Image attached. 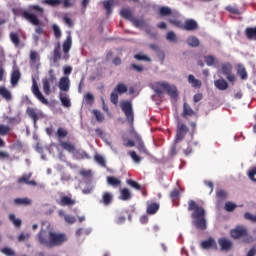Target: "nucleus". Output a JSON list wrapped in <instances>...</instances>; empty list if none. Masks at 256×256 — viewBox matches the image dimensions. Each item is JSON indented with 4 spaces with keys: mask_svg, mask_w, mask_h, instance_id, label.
<instances>
[{
    "mask_svg": "<svg viewBox=\"0 0 256 256\" xmlns=\"http://www.w3.org/2000/svg\"><path fill=\"white\" fill-rule=\"evenodd\" d=\"M188 211H192L191 217L193 219L192 224L200 231L207 229V219H205V209L199 206L195 201L190 200L188 202Z\"/></svg>",
    "mask_w": 256,
    "mask_h": 256,
    "instance_id": "nucleus-1",
    "label": "nucleus"
},
{
    "mask_svg": "<svg viewBox=\"0 0 256 256\" xmlns=\"http://www.w3.org/2000/svg\"><path fill=\"white\" fill-rule=\"evenodd\" d=\"M38 241L45 247H57L67 241V235L41 230L38 234Z\"/></svg>",
    "mask_w": 256,
    "mask_h": 256,
    "instance_id": "nucleus-2",
    "label": "nucleus"
},
{
    "mask_svg": "<svg viewBox=\"0 0 256 256\" xmlns=\"http://www.w3.org/2000/svg\"><path fill=\"white\" fill-rule=\"evenodd\" d=\"M152 89L155 91L156 95H163V91H166L170 97L177 99V87L175 85H171L165 81L155 82L152 84Z\"/></svg>",
    "mask_w": 256,
    "mask_h": 256,
    "instance_id": "nucleus-3",
    "label": "nucleus"
},
{
    "mask_svg": "<svg viewBox=\"0 0 256 256\" xmlns=\"http://www.w3.org/2000/svg\"><path fill=\"white\" fill-rule=\"evenodd\" d=\"M233 239H241V237H247L244 241L245 243H251L253 241V236L249 235L247 228L245 226H238L230 232Z\"/></svg>",
    "mask_w": 256,
    "mask_h": 256,
    "instance_id": "nucleus-4",
    "label": "nucleus"
},
{
    "mask_svg": "<svg viewBox=\"0 0 256 256\" xmlns=\"http://www.w3.org/2000/svg\"><path fill=\"white\" fill-rule=\"evenodd\" d=\"M120 107L126 116V119L128 123H133L134 121V116H133V104H131L130 101H122L120 103Z\"/></svg>",
    "mask_w": 256,
    "mask_h": 256,
    "instance_id": "nucleus-5",
    "label": "nucleus"
},
{
    "mask_svg": "<svg viewBox=\"0 0 256 256\" xmlns=\"http://www.w3.org/2000/svg\"><path fill=\"white\" fill-rule=\"evenodd\" d=\"M31 90L34 97H36V99H38L40 103H42L43 105H49V101L45 98V96H43V93H41V90H39V85L37 84V81L35 80V78L32 79Z\"/></svg>",
    "mask_w": 256,
    "mask_h": 256,
    "instance_id": "nucleus-6",
    "label": "nucleus"
},
{
    "mask_svg": "<svg viewBox=\"0 0 256 256\" xmlns=\"http://www.w3.org/2000/svg\"><path fill=\"white\" fill-rule=\"evenodd\" d=\"M73 45V38H71V34H68L66 40L64 41L62 45L63 53L62 59L67 61L69 59V51H71V47Z\"/></svg>",
    "mask_w": 256,
    "mask_h": 256,
    "instance_id": "nucleus-7",
    "label": "nucleus"
},
{
    "mask_svg": "<svg viewBox=\"0 0 256 256\" xmlns=\"http://www.w3.org/2000/svg\"><path fill=\"white\" fill-rule=\"evenodd\" d=\"M188 131L189 130L187 129V126L185 124H178L177 134L174 141L175 145H177V143H179L180 141H183V138L185 137V135H187Z\"/></svg>",
    "mask_w": 256,
    "mask_h": 256,
    "instance_id": "nucleus-8",
    "label": "nucleus"
},
{
    "mask_svg": "<svg viewBox=\"0 0 256 256\" xmlns=\"http://www.w3.org/2000/svg\"><path fill=\"white\" fill-rule=\"evenodd\" d=\"M27 113L31 119L34 121V125H37V121L39 119H43V112L41 110H37L35 108H28Z\"/></svg>",
    "mask_w": 256,
    "mask_h": 256,
    "instance_id": "nucleus-9",
    "label": "nucleus"
},
{
    "mask_svg": "<svg viewBox=\"0 0 256 256\" xmlns=\"http://www.w3.org/2000/svg\"><path fill=\"white\" fill-rule=\"evenodd\" d=\"M61 59V42H57L55 44V48L53 51V66L54 67H59V61Z\"/></svg>",
    "mask_w": 256,
    "mask_h": 256,
    "instance_id": "nucleus-10",
    "label": "nucleus"
},
{
    "mask_svg": "<svg viewBox=\"0 0 256 256\" xmlns=\"http://www.w3.org/2000/svg\"><path fill=\"white\" fill-rule=\"evenodd\" d=\"M58 87L60 89V93H67L69 89H71V80H69V77L65 76L60 78Z\"/></svg>",
    "mask_w": 256,
    "mask_h": 256,
    "instance_id": "nucleus-11",
    "label": "nucleus"
},
{
    "mask_svg": "<svg viewBox=\"0 0 256 256\" xmlns=\"http://www.w3.org/2000/svg\"><path fill=\"white\" fill-rule=\"evenodd\" d=\"M131 135L136 139L137 149L140 151V153H145L147 155L149 152H147V148H145V144H143V141H141L139 134L133 131L131 132Z\"/></svg>",
    "mask_w": 256,
    "mask_h": 256,
    "instance_id": "nucleus-12",
    "label": "nucleus"
},
{
    "mask_svg": "<svg viewBox=\"0 0 256 256\" xmlns=\"http://www.w3.org/2000/svg\"><path fill=\"white\" fill-rule=\"evenodd\" d=\"M23 17L24 19H26L27 21H29V23H32V25H39V19L37 18V15L33 14L31 11L26 10L23 12Z\"/></svg>",
    "mask_w": 256,
    "mask_h": 256,
    "instance_id": "nucleus-13",
    "label": "nucleus"
},
{
    "mask_svg": "<svg viewBox=\"0 0 256 256\" xmlns=\"http://www.w3.org/2000/svg\"><path fill=\"white\" fill-rule=\"evenodd\" d=\"M100 203L106 207L111 205L113 203V194L111 192H103Z\"/></svg>",
    "mask_w": 256,
    "mask_h": 256,
    "instance_id": "nucleus-14",
    "label": "nucleus"
},
{
    "mask_svg": "<svg viewBox=\"0 0 256 256\" xmlns=\"http://www.w3.org/2000/svg\"><path fill=\"white\" fill-rule=\"evenodd\" d=\"M218 243H219L222 251H229V249H231V247H233V242H231V240H229L227 238H220L218 240Z\"/></svg>",
    "mask_w": 256,
    "mask_h": 256,
    "instance_id": "nucleus-15",
    "label": "nucleus"
},
{
    "mask_svg": "<svg viewBox=\"0 0 256 256\" xmlns=\"http://www.w3.org/2000/svg\"><path fill=\"white\" fill-rule=\"evenodd\" d=\"M60 146L62 147V149H64L65 151H68V153H71L73 155V153H75V144L69 142V141H62L60 140Z\"/></svg>",
    "mask_w": 256,
    "mask_h": 256,
    "instance_id": "nucleus-16",
    "label": "nucleus"
},
{
    "mask_svg": "<svg viewBox=\"0 0 256 256\" xmlns=\"http://www.w3.org/2000/svg\"><path fill=\"white\" fill-rule=\"evenodd\" d=\"M214 85L216 89H219V91H226V89H229V83H227L225 79H218L214 81Z\"/></svg>",
    "mask_w": 256,
    "mask_h": 256,
    "instance_id": "nucleus-17",
    "label": "nucleus"
},
{
    "mask_svg": "<svg viewBox=\"0 0 256 256\" xmlns=\"http://www.w3.org/2000/svg\"><path fill=\"white\" fill-rule=\"evenodd\" d=\"M59 99L63 107H67V108L71 107V99H69V95H67V93L60 92Z\"/></svg>",
    "mask_w": 256,
    "mask_h": 256,
    "instance_id": "nucleus-18",
    "label": "nucleus"
},
{
    "mask_svg": "<svg viewBox=\"0 0 256 256\" xmlns=\"http://www.w3.org/2000/svg\"><path fill=\"white\" fill-rule=\"evenodd\" d=\"M42 89L45 95H51V80L45 78L42 80Z\"/></svg>",
    "mask_w": 256,
    "mask_h": 256,
    "instance_id": "nucleus-19",
    "label": "nucleus"
},
{
    "mask_svg": "<svg viewBox=\"0 0 256 256\" xmlns=\"http://www.w3.org/2000/svg\"><path fill=\"white\" fill-rule=\"evenodd\" d=\"M201 247L202 249H213L216 247L215 240L213 238H209L201 243Z\"/></svg>",
    "mask_w": 256,
    "mask_h": 256,
    "instance_id": "nucleus-20",
    "label": "nucleus"
},
{
    "mask_svg": "<svg viewBox=\"0 0 256 256\" xmlns=\"http://www.w3.org/2000/svg\"><path fill=\"white\" fill-rule=\"evenodd\" d=\"M188 83L194 87V89H199L201 87V82L199 79H196L195 76L189 75L188 76Z\"/></svg>",
    "mask_w": 256,
    "mask_h": 256,
    "instance_id": "nucleus-21",
    "label": "nucleus"
},
{
    "mask_svg": "<svg viewBox=\"0 0 256 256\" xmlns=\"http://www.w3.org/2000/svg\"><path fill=\"white\" fill-rule=\"evenodd\" d=\"M184 29H186V31H195V29H197V22L195 20H186Z\"/></svg>",
    "mask_w": 256,
    "mask_h": 256,
    "instance_id": "nucleus-22",
    "label": "nucleus"
},
{
    "mask_svg": "<svg viewBox=\"0 0 256 256\" xmlns=\"http://www.w3.org/2000/svg\"><path fill=\"white\" fill-rule=\"evenodd\" d=\"M75 159H89V154L83 150H74L72 154Z\"/></svg>",
    "mask_w": 256,
    "mask_h": 256,
    "instance_id": "nucleus-23",
    "label": "nucleus"
},
{
    "mask_svg": "<svg viewBox=\"0 0 256 256\" xmlns=\"http://www.w3.org/2000/svg\"><path fill=\"white\" fill-rule=\"evenodd\" d=\"M19 79H21V73L19 72V70H13L11 74V83L13 87H15L17 83H19Z\"/></svg>",
    "mask_w": 256,
    "mask_h": 256,
    "instance_id": "nucleus-24",
    "label": "nucleus"
},
{
    "mask_svg": "<svg viewBox=\"0 0 256 256\" xmlns=\"http://www.w3.org/2000/svg\"><path fill=\"white\" fill-rule=\"evenodd\" d=\"M31 179V174H25L21 178H19L18 183H26L27 185H37L35 181H29Z\"/></svg>",
    "mask_w": 256,
    "mask_h": 256,
    "instance_id": "nucleus-25",
    "label": "nucleus"
},
{
    "mask_svg": "<svg viewBox=\"0 0 256 256\" xmlns=\"http://www.w3.org/2000/svg\"><path fill=\"white\" fill-rule=\"evenodd\" d=\"M75 203V200L71 199L68 196H63L59 202V205H61L62 207L65 206H71Z\"/></svg>",
    "mask_w": 256,
    "mask_h": 256,
    "instance_id": "nucleus-26",
    "label": "nucleus"
},
{
    "mask_svg": "<svg viewBox=\"0 0 256 256\" xmlns=\"http://www.w3.org/2000/svg\"><path fill=\"white\" fill-rule=\"evenodd\" d=\"M120 199L121 201H129L131 199V191L127 188L122 189L120 191Z\"/></svg>",
    "mask_w": 256,
    "mask_h": 256,
    "instance_id": "nucleus-27",
    "label": "nucleus"
},
{
    "mask_svg": "<svg viewBox=\"0 0 256 256\" xmlns=\"http://www.w3.org/2000/svg\"><path fill=\"white\" fill-rule=\"evenodd\" d=\"M0 95L6 101H11V92L7 88L1 86L0 87Z\"/></svg>",
    "mask_w": 256,
    "mask_h": 256,
    "instance_id": "nucleus-28",
    "label": "nucleus"
},
{
    "mask_svg": "<svg viewBox=\"0 0 256 256\" xmlns=\"http://www.w3.org/2000/svg\"><path fill=\"white\" fill-rule=\"evenodd\" d=\"M187 45L189 47H199V39L195 36H190L187 39Z\"/></svg>",
    "mask_w": 256,
    "mask_h": 256,
    "instance_id": "nucleus-29",
    "label": "nucleus"
},
{
    "mask_svg": "<svg viewBox=\"0 0 256 256\" xmlns=\"http://www.w3.org/2000/svg\"><path fill=\"white\" fill-rule=\"evenodd\" d=\"M159 211V204L153 203L148 205L147 207V213L148 215H155V213Z\"/></svg>",
    "mask_w": 256,
    "mask_h": 256,
    "instance_id": "nucleus-30",
    "label": "nucleus"
},
{
    "mask_svg": "<svg viewBox=\"0 0 256 256\" xmlns=\"http://www.w3.org/2000/svg\"><path fill=\"white\" fill-rule=\"evenodd\" d=\"M232 71H233V66L230 63L222 64L223 75L227 76V75L231 74Z\"/></svg>",
    "mask_w": 256,
    "mask_h": 256,
    "instance_id": "nucleus-31",
    "label": "nucleus"
},
{
    "mask_svg": "<svg viewBox=\"0 0 256 256\" xmlns=\"http://www.w3.org/2000/svg\"><path fill=\"white\" fill-rule=\"evenodd\" d=\"M92 113H93L96 121H98V123H103L105 121V115H103V113H101V111L93 110Z\"/></svg>",
    "mask_w": 256,
    "mask_h": 256,
    "instance_id": "nucleus-32",
    "label": "nucleus"
},
{
    "mask_svg": "<svg viewBox=\"0 0 256 256\" xmlns=\"http://www.w3.org/2000/svg\"><path fill=\"white\" fill-rule=\"evenodd\" d=\"M237 73L240 75L242 80L247 79V70H245V66H243V64L238 65Z\"/></svg>",
    "mask_w": 256,
    "mask_h": 256,
    "instance_id": "nucleus-33",
    "label": "nucleus"
},
{
    "mask_svg": "<svg viewBox=\"0 0 256 256\" xmlns=\"http://www.w3.org/2000/svg\"><path fill=\"white\" fill-rule=\"evenodd\" d=\"M120 15L124 17L125 19H128V21H133V14L131 13V10L129 9H122L120 11Z\"/></svg>",
    "mask_w": 256,
    "mask_h": 256,
    "instance_id": "nucleus-34",
    "label": "nucleus"
},
{
    "mask_svg": "<svg viewBox=\"0 0 256 256\" xmlns=\"http://www.w3.org/2000/svg\"><path fill=\"white\" fill-rule=\"evenodd\" d=\"M107 183L108 185H111L112 187H118V185H121V180L115 177H107Z\"/></svg>",
    "mask_w": 256,
    "mask_h": 256,
    "instance_id": "nucleus-35",
    "label": "nucleus"
},
{
    "mask_svg": "<svg viewBox=\"0 0 256 256\" xmlns=\"http://www.w3.org/2000/svg\"><path fill=\"white\" fill-rule=\"evenodd\" d=\"M42 3L44 5H49L50 7H58V5H61L63 1L61 0H42Z\"/></svg>",
    "mask_w": 256,
    "mask_h": 256,
    "instance_id": "nucleus-36",
    "label": "nucleus"
},
{
    "mask_svg": "<svg viewBox=\"0 0 256 256\" xmlns=\"http://www.w3.org/2000/svg\"><path fill=\"white\" fill-rule=\"evenodd\" d=\"M246 37H248V39H252V40L256 41V27L255 28H247L246 29Z\"/></svg>",
    "mask_w": 256,
    "mask_h": 256,
    "instance_id": "nucleus-37",
    "label": "nucleus"
},
{
    "mask_svg": "<svg viewBox=\"0 0 256 256\" xmlns=\"http://www.w3.org/2000/svg\"><path fill=\"white\" fill-rule=\"evenodd\" d=\"M116 93H119L120 95H123V93H127V85L123 83H119L116 88L114 89Z\"/></svg>",
    "mask_w": 256,
    "mask_h": 256,
    "instance_id": "nucleus-38",
    "label": "nucleus"
},
{
    "mask_svg": "<svg viewBox=\"0 0 256 256\" xmlns=\"http://www.w3.org/2000/svg\"><path fill=\"white\" fill-rule=\"evenodd\" d=\"M16 205H31V199L29 198H17L14 200Z\"/></svg>",
    "mask_w": 256,
    "mask_h": 256,
    "instance_id": "nucleus-39",
    "label": "nucleus"
},
{
    "mask_svg": "<svg viewBox=\"0 0 256 256\" xmlns=\"http://www.w3.org/2000/svg\"><path fill=\"white\" fill-rule=\"evenodd\" d=\"M186 115H195V111L187 103H184L183 117H186Z\"/></svg>",
    "mask_w": 256,
    "mask_h": 256,
    "instance_id": "nucleus-40",
    "label": "nucleus"
},
{
    "mask_svg": "<svg viewBox=\"0 0 256 256\" xmlns=\"http://www.w3.org/2000/svg\"><path fill=\"white\" fill-rule=\"evenodd\" d=\"M128 153H129L131 159L134 161V163H136L137 165H139V163H141V156L137 155V152L129 151Z\"/></svg>",
    "mask_w": 256,
    "mask_h": 256,
    "instance_id": "nucleus-41",
    "label": "nucleus"
},
{
    "mask_svg": "<svg viewBox=\"0 0 256 256\" xmlns=\"http://www.w3.org/2000/svg\"><path fill=\"white\" fill-rule=\"evenodd\" d=\"M41 57L39 56V52L37 51H31L30 52V61L31 63H37L40 61Z\"/></svg>",
    "mask_w": 256,
    "mask_h": 256,
    "instance_id": "nucleus-42",
    "label": "nucleus"
},
{
    "mask_svg": "<svg viewBox=\"0 0 256 256\" xmlns=\"http://www.w3.org/2000/svg\"><path fill=\"white\" fill-rule=\"evenodd\" d=\"M104 5V8L106 9L107 13H111L113 8V0H106L102 2Z\"/></svg>",
    "mask_w": 256,
    "mask_h": 256,
    "instance_id": "nucleus-43",
    "label": "nucleus"
},
{
    "mask_svg": "<svg viewBox=\"0 0 256 256\" xmlns=\"http://www.w3.org/2000/svg\"><path fill=\"white\" fill-rule=\"evenodd\" d=\"M10 39L12 43L15 45V47H19V35L17 33H10Z\"/></svg>",
    "mask_w": 256,
    "mask_h": 256,
    "instance_id": "nucleus-44",
    "label": "nucleus"
},
{
    "mask_svg": "<svg viewBox=\"0 0 256 256\" xmlns=\"http://www.w3.org/2000/svg\"><path fill=\"white\" fill-rule=\"evenodd\" d=\"M52 29L54 31V36L56 37V39H61V28H59V25L57 24H53Z\"/></svg>",
    "mask_w": 256,
    "mask_h": 256,
    "instance_id": "nucleus-45",
    "label": "nucleus"
},
{
    "mask_svg": "<svg viewBox=\"0 0 256 256\" xmlns=\"http://www.w3.org/2000/svg\"><path fill=\"white\" fill-rule=\"evenodd\" d=\"M90 233H91V228H86V229L80 228L76 231L77 237H81V235H90Z\"/></svg>",
    "mask_w": 256,
    "mask_h": 256,
    "instance_id": "nucleus-46",
    "label": "nucleus"
},
{
    "mask_svg": "<svg viewBox=\"0 0 256 256\" xmlns=\"http://www.w3.org/2000/svg\"><path fill=\"white\" fill-rule=\"evenodd\" d=\"M167 41H170L171 43H177V35L173 33V31H170L166 35Z\"/></svg>",
    "mask_w": 256,
    "mask_h": 256,
    "instance_id": "nucleus-47",
    "label": "nucleus"
},
{
    "mask_svg": "<svg viewBox=\"0 0 256 256\" xmlns=\"http://www.w3.org/2000/svg\"><path fill=\"white\" fill-rule=\"evenodd\" d=\"M255 175H256V166L253 167V168H251V169L248 171L249 180H250V181H253L254 183H256Z\"/></svg>",
    "mask_w": 256,
    "mask_h": 256,
    "instance_id": "nucleus-48",
    "label": "nucleus"
},
{
    "mask_svg": "<svg viewBox=\"0 0 256 256\" xmlns=\"http://www.w3.org/2000/svg\"><path fill=\"white\" fill-rule=\"evenodd\" d=\"M224 209H225V211L231 212L234 209H237V205L233 202H226Z\"/></svg>",
    "mask_w": 256,
    "mask_h": 256,
    "instance_id": "nucleus-49",
    "label": "nucleus"
},
{
    "mask_svg": "<svg viewBox=\"0 0 256 256\" xmlns=\"http://www.w3.org/2000/svg\"><path fill=\"white\" fill-rule=\"evenodd\" d=\"M9 219H10V221H12V223H13V225H15V227H21V219L15 218V215H13V214L9 215Z\"/></svg>",
    "mask_w": 256,
    "mask_h": 256,
    "instance_id": "nucleus-50",
    "label": "nucleus"
},
{
    "mask_svg": "<svg viewBox=\"0 0 256 256\" xmlns=\"http://www.w3.org/2000/svg\"><path fill=\"white\" fill-rule=\"evenodd\" d=\"M94 159L96 163H98V165H100L101 167H105V158H103V156L96 154Z\"/></svg>",
    "mask_w": 256,
    "mask_h": 256,
    "instance_id": "nucleus-51",
    "label": "nucleus"
},
{
    "mask_svg": "<svg viewBox=\"0 0 256 256\" xmlns=\"http://www.w3.org/2000/svg\"><path fill=\"white\" fill-rule=\"evenodd\" d=\"M30 11H36L37 15H43V8L39 7L38 5H31L29 6Z\"/></svg>",
    "mask_w": 256,
    "mask_h": 256,
    "instance_id": "nucleus-52",
    "label": "nucleus"
},
{
    "mask_svg": "<svg viewBox=\"0 0 256 256\" xmlns=\"http://www.w3.org/2000/svg\"><path fill=\"white\" fill-rule=\"evenodd\" d=\"M11 131V128L7 125L0 124V135H7Z\"/></svg>",
    "mask_w": 256,
    "mask_h": 256,
    "instance_id": "nucleus-53",
    "label": "nucleus"
},
{
    "mask_svg": "<svg viewBox=\"0 0 256 256\" xmlns=\"http://www.w3.org/2000/svg\"><path fill=\"white\" fill-rule=\"evenodd\" d=\"M160 15H162V17H167V15H171V8L161 7L160 8Z\"/></svg>",
    "mask_w": 256,
    "mask_h": 256,
    "instance_id": "nucleus-54",
    "label": "nucleus"
},
{
    "mask_svg": "<svg viewBox=\"0 0 256 256\" xmlns=\"http://www.w3.org/2000/svg\"><path fill=\"white\" fill-rule=\"evenodd\" d=\"M85 101H86L87 105H93V101H95V97L93 96V94L87 93L85 95Z\"/></svg>",
    "mask_w": 256,
    "mask_h": 256,
    "instance_id": "nucleus-55",
    "label": "nucleus"
},
{
    "mask_svg": "<svg viewBox=\"0 0 256 256\" xmlns=\"http://www.w3.org/2000/svg\"><path fill=\"white\" fill-rule=\"evenodd\" d=\"M134 58L137 60V61H151V58H149L147 55H143V54H136L134 56Z\"/></svg>",
    "mask_w": 256,
    "mask_h": 256,
    "instance_id": "nucleus-56",
    "label": "nucleus"
},
{
    "mask_svg": "<svg viewBox=\"0 0 256 256\" xmlns=\"http://www.w3.org/2000/svg\"><path fill=\"white\" fill-rule=\"evenodd\" d=\"M127 185H130V187H133V189H136L137 191L141 189V185L133 180H127Z\"/></svg>",
    "mask_w": 256,
    "mask_h": 256,
    "instance_id": "nucleus-57",
    "label": "nucleus"
},
{
    "mask_svg": "<svg viewBox=\"0 0 256 256\" xmlns=\"http://www.w3.org/2000/svg\"><path fill=\"white\" fill-rule=\"evenodd\" d=\"M66 135H67V131L65 130V128H58L57 137H59L60 139H65Z\"/></svg>",
    "mask_w": 256,
    "mask_h": 256,
    "instance_id": "nucleus-58",
    "label": "nucleus"
},
{
    "mask_svg": "<svg viewBox=\"0 0 256 256\" xmlns=\"http://www.w3.org/2000/svg\"><path fill=\"white\" fill-rule=\"evenodd\" d=\"M110 99L114 105H117V103L119 101V96L117 95V92L115 90H114V92L111 93Z\"/></svg>",
    "mask_w": 256,
    "mask_h": 256,
    "instance_id": "nucleus-59",
    "label": "nucleus"
},
{
    "mask_svg": "<svg viewBox=\"0 0 256 256\" xmlns=\"http://www.w3.org/2000/svg\"><path fill=\"white\" fill-rule=\"evenodd\" d=\"M244 217H245V219H247L248 221H252L253 223H256V214L253 215V214L247 212V213L244 214Z\"/></svg>",
    "mask_w": 256,
    "mask_h": 256,
    "instance_id": "nucleus-60",
    "label": "nucleus"
},
{
    "mask_svg": "<svg viewBox=\"0 0 256 256\" xmlns=\"http://www.w3.org/2000/svg\"><path fill=\"white\" fill-rule=\"evenodd\" d=\"M64 221H66V223L73 224V223H75V221H77V219L74 216L65 215L64 216Z\"/></svg>",
    "mask_w": 256,
    "mask_h": 256,
    "instance_id": "nucleus-61",
    "label": "nucleus"
},
{
    "mask_svg": "<svg viewBox=\"0 0 256 256\" xmlns=\"http://www.w3.org/2000/svg\"><path fill=\"white\" fill-rule=\"evenodd\" d=\"M205 62L208 65V67H211V65H213V63H215V57H213V56H206L205 57Z\"/></svg>",
    "mask_w": 256,
    "mask_h": 256,
    "instance_id": "nucleus-62",
    "label": "nucleus"
},
{
    "mask_svg": "<svg viewBox=\"0 0 256 256\" xmlns=\"http://www.w3.org/2000/svg\"><path fill=\"white\" fill-rule=\"evenodd\" d=\"M2 253H4V255H7V256L15 255V252L10 248H3Z\"/></svg>",
    "mask_w": 256,
    "mask_h": 256,
    "instance_id": "nucleus-63",
    "label": "nucleus"
},
{
    "mask_svg": "<svg viewBox=\"0 0 256 256\" xmlns=\"http://www.w3.org/2000/svg\"><path fill=\"white\" fill-rule=\"evenodd\" d=\"M171 199L175 201V199H179V190L175 189L170 193Z\"/></svg>",
    "mask_w": 256,
    "mask_h": 256,
    "instance_id": "nucleus-64",
    "label": "nucleus"
}]
</instances>
